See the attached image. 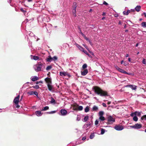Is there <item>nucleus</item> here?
Segmentation results:
<instances>
[{
	"instance_id": "obj_3",
	"label": "nucleus",
	"mask_w": 146,
	"mask_h": 146,
	"mask_svg": "<svg viewBox=\"0 0 146 146\" xmlns=\"http://www.w3.org/2000/svg\"><path fill=\"white\" fill-rule=\"evenodd\" d=\"M108 123L112 124L115 121V119L111 116L109 115L108 117Z\"/></svg>"
},
{
	"instance_id": "obj_50",
	"label": "nucleus",
	"mask_w": 146,
	"mask_h": 146,
	"mask_svg": "<svg viewBox=\"0 0 146 146\" xmlns=\"http://www.w3.org/2000/svg\"><path fill=\"white\" fill-rule=\"evenodd\" d=\"M79 33L81 34L83 37L85 36V35L83 33H82L80 29V32Z\"/></svg>"
},
{
	"instance_id": "obj_16",
	"label": "nucleus",
	"mask_w": 146,
	"mask_h": 146,
	"mask_svg": "<svg viewBox=\"0 0 146 146\" xmlns=\"http://www.w3.org/2000/svg\"><path fill=\"white\" fill-rule=\"evenodd\" d=\"M75 45H76V46L77 47H78L80 50L82 51V50H83L84 48L82 47V46L79 45L77 43H75Z\"/></svg>"
},
{
	"instance_id": "obj_5",
	"label": "nucleus",
	"mask_w": 146,
	"mask_h": 146,
	"mask_svg": "<svg viewBox=\"0 0 146 146\" xmlns=\"http://www.w3.org/2000/svg\"><path fill=\"white\" fill-rule=\"evenodd\" d=\"M142 127V125L141 124L137 123L131 126L130 127L132 128L135 129H140Z\"/></svg>"
},
{
	"instance_id": "obj_9",
	"label": "nucleus",
	"mask_w": 146,
	"mask_h": 146,
	"mask_svg": "<svg viewBox=\"0 0 146 146\" xmlns=\"http://www.w3.org/2000/svg\"><path fill=\"white\" fill-rule=\"evenodd\" d=\"M61 115L62 116H65L67 113V111L65 109H62L60 110Z\"/></svg>"
},
{
	"instance_id": "obj_31",
	"label": "nucleus",
	"mask_w": 146,
	"mask_h": 146,
	"mask_svg": "<svg viewBox=\"0 0 146 146\" xmlns=\"http://www.w3.org/2000/svg\"><path fill=\"white\" fill-rule=\"evenodd\" d=\"M28 33L29 34V36H33L35 35L31 31H29L28 32Z\"/></svg>"
},
{
	"instance_id": "obj_8",
	"label": "nucleus",
	"mask_w": 146,
	"mask_h": 146,
	"mask_svg": "<svg viewBox=\"0 0 146 146\" xmlns=\"http://www.w3.org/2000/svg\"><path fill=\"white\" fill-rule=\"evenodd\" d=\"M19 97L20 96L19 95L17 97H15L14 100L13 102L16 105H17L18 104Z\"/></svg>"
},
{
	"instance_id": "obj_54",
	"label": "nucleus",
	"mask_w": 146,
	"mask_h": 146,
	"mask_svg": "<svg viewBox=\"0 0 146 146\" xmlns=\"http://www.w3.org/2000/svg\"><path fill=\"white\" fill-rule=\"evenodd\" d=\"M84 38L88 41L90 40V39H89L85 35V36H84Z\"/></svg>"
},
{
	"instance_id": "obj_7",
	"label": "nucleus",
	"mask_w": 146,
	"mask_h": 146,
	"mask_svg": "<svg viewBox=\"0 0 146 146\" xmlns=\"http://www.w3.org/2000/svg\"><path fill=\"white\" fill-rule=\"evenodd\" d=\"M114 129L117 131H121L123 129V127L120 125H116L114 127Z\"/></svg>"
},
{
	"instance_id": "obj_35",
	"label": "nucleus",
	"mask_w": 146,
	"mask_h": 146,
	"mask_svg": "<svg viewBox=\"0 0 146 146\" xmlns=\"http://www.w3.org/2000/svg\"><path fill=\"white\" fill-rule=\"evenodd\" d=\"M52 68V66H50H50H47L46 68V70L48 71V70H50V69H51Z\"/></svg>"
},
{
	"instance_id": "obj_57",
	"label": "nucleus",
	"mask_w": 146,
	"mask_h": 146,
	"mask_svg": "<svg viewBox=\"0 0 146 146\" xmlns=\"http://www.w3.org/2000/svg\"><path fill=\"white\" fill-rule=\"evenodd\" d=\"M86 139V137H84L82 138V140L83 141L85 140Z\"/></svg>"
},
{
	"instance_id": "obj_49",
	"label": "nucleus",
	"mask_w": 146,
	"mask_h": 146,
	"mask_svg": "<svg viewBox=\"0 0 146 146\" xmlns=\"http://www.w3.org/2000/svg\"><path fill=\"white\" fill-rule=\"evenodd\" d=\"M99 123V121L98 120H96L95 121V124L96 125H98Z\"/></svg>"
},
{
	"instance_id": "obj_10",
	"label": "nucleus",
	"mask_w": 146,
	"mask_h": 146,
	"mask_svg": "<svg viewBox=\"0 0 146 146\" xmlns=\"http://www.w3.org/2000/svg\"><path fill=\"white\" fill-rule=\"evenodd\" d=\"M45 81L47 84H52L51 80L48 77H47L44 79Z\"/></svg>"
},
{
	"instance_id": "obj_44",
	"label": "nucleus",
	"mask_w": 146,
	"mask_h": 146,
	"mask_svg": "<svg viewBox=\"0 0 146 146\" xmlns=\"http://www.w3.org/2000/svg\"><path fill=\"white\" fill-rule=\"evenodd\" d=\"M130 115L131 117H134V116H135L136 115V114H135V112L133 113H132Z\"/></svg>"
},
{
	"instance_id": "obj_24",
	"label": "nucleus",
	"mask_w": 146,
	"mask_h": 146,
	"mask_svg": "<svg viewBox=\"0 0 146 146\" xmlns=\"http://www.w3.org/2000/svg\"><path fill=\"white\" fill-rule=\"evenodd\" d=\"M48 109L49 107L48 106H46L44 107L41 110L42 111H45L48 110Z\"/></svg>"
},
{
	"instance_id": "obj_14",
	"label": "nucleus",
	"mask_w": 146,
	"mask_h": 146,
	"mask_svg": "<svg viewBox=\"0 0 146 146\" xmlns=\"http://www.w3.org/2000/svg\"><path fill=\"white\" fill-rule=\"evenodd\" d=\"M88 73V70L87 69L84 70L83 71L81 72V75L83 76L86 75Z\"/></svg>"
},
{
	"instance_id": "obj_1",
	"label": "nucleus",
	"mask_w": 146,
	"mask_h": 146,
	"mask_svg": "<svg viewBox=\"0 0 146 146\" xmlns=\"http://www.w3.org/2000/svg\"><path fill=\"white\" fill-rule=\"evenodd\" d=\"M92 90L96 94L100 95L101 96L107 95L106 92L103 91L98 86H93L92 88Z\"/></svg>"
},
{
	"instance_id": "obj_42",
	"label": "nucleus",
	"mask_w": 146,
	"mask_h": 146,
	"mask_svg": "<svg viewBox=\"0 0 146 146\" xmlns=\"http://www.w3.org/2000/svg\"><path fill=\"white\" fill-rule=\"evenodd\" d=\"M87 66V65L86 64H84L82 66V68L83 69H84L86 68Z\"/></svg>"
},
{
	"instance_id": "obj_55",
	"label": "nucleus",
	"mask_w": 146,
	"mask_h": 146,
	"mask_svg": "<svg viewBox=\"0 0 146 146\" xmlns=\"http://www.w3.org/2000/svg\"><path fill=\"white\" fill-rule=\"evenodd\" d=\"M141 15L142 16L144 15L145 17L146 18V13L145 12H144Z\"/></svg>"
},
{
	"instance_id": "obj_4",
	"label": "nucleus",
	"mask_w": 146,
	"mask_h": 146,
	"mask_svg": "<svg viewBox=\"0 0 146 146\" xmlns=\"http://www.w3.org/2000/svg\"><path fill=\"white\" fill-rule=\"evenodd\" d=\"M115 68L117 70H118L119 72H121L122 73H123V74H128V75L130 74H129V73L125 71V70H123V69L120 68L117 66L116 65V66H115Z\"/></svg>"
},
{
	"instance_id": "obj_19",
	"label": "nucleus",
	"mask_w": 146,
	"mask_h": 146,
	"mask_svg": "<svg viewBox=\"0 0 146 146\" xmlns=\"http://www.w3.org/2000/svg\"><path fill=\"white\" fill-rule=\"evenodd\" d=\"M131 12V10H128L127 11H124L123 12V14L125 15H128V14Z\"/></svg>"
},
{
	"instance_id": "obj_11",
	"label": "nucleus",
	"mask_w": 146,
	"mask_h": 146,
	"mask_svg": "<svg viewBox=\"0 0 146 146\" xmlns=\"http://www.w3.org/2000/svg\"><path fill=\"white\" fill-rule=\"evenodd\" d=\"M126 87L130 88L133 90H135L136 89L137 86L134 85H127L126 86Z\"/></svg>"
},
{
	"instance_id": "obj_27",
	"label": "nucleus",
	"mask_w": 146,
	"mask_h": 146,
	"mask_svg": "<svg viewBox=\"0 0 146 146\" xmlns=\"http://www.w3.org/2000/svg\"><path fill=\"white\" fill-rule=\"evenodd\" d=\"M106 131V130L103 128H101V134L102 135H103L104 134Z\"/></svg>"
},
{
	"instance_id": "obj_12",
	"label": "nucleus",
	"mask_w": 146,
	"mask_h": 146,
	"mask_svg": "<svg viewBox=\"0 0 146 146\" xmlns=\"http://www.w3.org/2000/svg\"><path fill=\"white\" fill-rule=\"evenodd\" d=\"M47 86L48 87V90L51 92H52L53 91V86L50 84H47Z\"/></svg>"
},
{
	"instance_id": "obj_30",
	"label": "nucleus",
	"mask_w": 146,
	"mask_h": 146,
	"mask_svg": "<svg viewBox=\"0 0 146 146\" xmlns=\"http://www.w3.org/2000/svg\"><path fill=\"white\" fill-rule=\"evenodd\" d=\"M138 118L136 115L134 116L133 117V120L135 121H137L138 120Z\"/></svg>"
},
{
	"instance_id": "obj_25",
	"label": "nucleus",
	"mask_w": 146,
	"mask_h": 146,
	"mask_svg": "<svg viewBox=\"0 0 146 146\" xmlns=\"http://www.w3.org/2000/svg\"><path fill=\"white\" fill-rule=\"evenodd\" d=\"M141 25L142 27H146V22H142L141 23Z\"/></svg>"
},
{
	"instance_id": "obj_38",
	"label": "nucleus",
	"mask_w": 146,
	"mask_h": 146,
	"mask_svg": "<svg viewBox=\"0 0 146 146\" xmlns=\"http://www.w3.org/2000/svg\"><path fill=\"white\" fill-rule=\"evenodd\" d=\"M77 7V3L76 2H74L73 3V8H75L76 9V8Z\"/></svg>"
},
{
	"instance_id": "obj_23",
	"label": "nucleus",
	"mask_w": 146,
	"mask_h": 146,
	"mask_svg": "<svg viewBox=\"0 0 146 146\" xmlns=\"http://www.w3.org/2000/svg\"><path fill=\"white\" fill-rule=\"evenodd\" d=\"M72 12L73 15L75 17H76V9L75 8H73V9L72 10Z\"/></svg>"
},
{
	"instance_id": "obj_47",
	"label": "nucleus",
	"mask_w": 146,
	"mask_h": 146,
	"mask_svg": "<svg viewBox=\"0 0 146 146\" xmlns=\"http://www.w3.org/2000/svg\"><path fill=\"white\" fill-rule=\"evenodd\" d=\"M142 63L143 64H146V62H145V58H143V60L142 61Z\"/></svg>"
},
{
	"instance_id": "obj_60",
	"label": "nucleus",
	"mask_w": 146,
	"mask_h": 146,
	"mask_svg": "<svg viewBox=\"0 0 146 146\" xmlns=\"http://www.w3.org/2000/svg\"><path fill=\"white\" fill-rule=\"evenodd\" d=\"M106 15V13L104 12H103L102 14V15L103 16H104V15Z\"/></svg>"
},
{
	"instance_id": "obj_52",
	"label": "nucleus",
	"mask_w": 146,
	"mask_h": 146,
	"mask_svg": "<svg viewBox=\"0 0 146 146\" xmlns=\"http://www.w3.org/2000/svg\"><path fill=\"white\" fill-rule=\"evenodd\" d=\"M103 4L106 5H108V4L105 1H103Z\"/></svg>"
},
{
	"instance_id": "obj_29",
	"label": "nucleus",
	"mask_w": 146,
	"mask_h": 146,
	"mask_svg": "<svg viewBox=\"0 0 146 146\" xmlns=\"http://www.w3.org/2000/svg\"><path fill=\"white\" fill-rule=\"evenodd\" d=\"M88 116H85L84 118V121L86 122L88 120Z\"/></svg>"
},
{
	"instance_id": "obj_15",
	"label": "nucleus",
	"mask_w": 146,
	"mask_h": 146,
	"mask_svg": "<svg viewBox=\"0 0 146 146\" xmlns=\"http://www.w3.org/2000/svg\"><path fill=\"white\" fill-rule=\"evenodd\" d=\"M46 60L47 62H50L53 60L52 57H51L50 55L48 56V57L46 58Z\"/></svg>"
},
{
	"instance_id": "obj_43",
	"label": "nucleus",
	"mask_w": 146,
	"mask_h": 146,
	"mask_svg": "<svg viewBox=\"0 0 146 146\" xmlns=\"http://www.w3.org/2000/svg\"><path fill=\"white\" fill-rule=\"evenodd\" d=\"M27 94L30 95H32L33 94V91H29L27 92Z\"/></svg>"
},
{
	"instance_id": "obj_13",
	"label": "nucleus",
	"mask_w": 146,
	"mask_h": 146,
	"mask_svg": "<svg viewBox=\"0 0 146 146\" xmlns=\"http://www.w3.org/2000/svg\"><path fill=\"white\" fill-rule=\"evenodd\" d=\"M105 120V118L104 116H99V120H100V124H102V121H104Z\"/></svg>"
},
{
	"instance_id": "obj_6",
	"label": "nucleus",
	"mask_w": 146,
	"mask_h": 146,
	"mask_svg": "<svg viewBox=\"0 0 146 146\" xmlns=\"http://www.w3.org/2000/svg\"><path fill=\"white\" fill-rule=\"evenodd\" d=\"M60 75L62 76H67L68 78H69L71 76L67 72H60Z\"/></svg>"
},
{
	"instance_id": "obj_32",
	"label": "nucleus",
	"mask_w": 146,
	"mask_h": 146,
	"mask_svg": "<svg viewBox=\"0 0 146 146\" xmlns=\"http://www.w3.org/2000/svg\"><path fill=\"white\" fill-rule=\"evenodd\" d=\"M94 136L95 135L94 133H92L90 135V139H92L94 137Z\"/></svg>"
},
{
	"instance_id": "obj_33",
	"label": "nucleus",
	"mask_w": 146,
	"mask_h": 146,
	"mask_svg": "<svg viewBox=\"0 0 146 146\" xmlns=\"http://www.w3.org/2000/svg\"><path fill=\"white\" fill-rule=\"evenodd\" d=\"M104 113L103 111H100L99 113V116H103Z\"/></svg>"
},
{
	"instance_id": "obj_56",
	"label": "nucleus",
	"mask_w": 146,
	"mask_h": 146,
	"mask_svg": "<svg viewBox=\"0 0 146 146\" xmlns=\"http://www.w3.org/2000/svg\"><path fill=\"white\" fill-rule=\"evenodd\" d=\"M102 105L104 107H107V105H106V104L105 103H102Z\"/></svg>"
},
{
	"instance_id": "obj_20",
	"label": "nucleus",
	"mask_w": 146,
	"mask_h": 146,
	"mask_svg": "<svg viewBox=\"0 0 146 146\" xmlns=\"http://www.w3.org/2000/svg\"><path fill=\"white\" fill-rule=\"evenodd\" d=\"M35 113L36 115L38 116H41L42 115V113L41 111H36Z\"/></svg>"
},
{
	"instance_id": "obj_17",
	"label": "nucleus",
	"mask_w": 146,
	"mask_h": 146,
	"mask_svg": "<svg viewBox=\"0 0 146 146\" xmlns=\"http://www.w3.org/2000/svg\"><path fill=\"white\" fill-rule=\"evenodd\" d=\"M93 125L92 121H90L88 122V123L86 124L85 125H86V127H88L89 126H90Z\"/></svg>"
},
{
	"instance_id": "obj_58",
	"label": "nucleus",
	"mask_w": 146,
	"mask_h": 146,
	"mask_svg": "<svg viewBox=\"0 0 146 146\" xmlns=\"http://www.w3.org/2000/svg\"><path fill=\"white\" fill-rule=\"evenodd\" d=\"M114 16L115 17H118V15L117 14H115V15H114Z\"/></svg>"
},
{
	"instance_id": "obj_64",
	"label": "nucleus",
	"mask_w": 146,
	"mask_h": 146,
	"mask_svg": "<svg viewBox=\"0 0 146 146\" xmlns=\"http://www.w3.org/2000/svg\"><path fill=\"white\" fill-rule=\"evenodd\" d=\"M129 56V55L128 54H126V56H125V57H128Z\"/></svg>"
},
{
	"instance_id": "obj_48",
	"label": "nucleus",
	"mask_w": 146,
	"mask_h": 146,
	"mask_svg": "<svg viewBox=\"0 0 146 146\" xmlns=\"http://www.w3.org/2000/svg\"><path fill=\"white\" fill-rule=\"evenodd\" d=\"M21 11L23 12L24 14L26 12V11L23 10V9L22 8L21 9Z\"/></svg>"
},
{
	"instance_id": "obj_26",
	"label": "nucleus",
	"mask_w": 146,
	"mask_h": 146,
	"mask_svg": "<svg viewBox=\"0 0 146 146\" xmlns=\"http://www.w3.org/2000/svg\"><path fill=\"white\" fill-rule=\"evenodd\" d=\"M98 110V107L96 106H94L92 108V110L93 111H96Z\"/></svg>"
},
{
	"instance_id": "obj_18",
	"label": "nucleus",
	"mask_w": 146,
	"mask_h": 146,
	"mask_svg": "<svg viewBox=\"0 0 146 146\" xmlns=\"http://www.w3.org/2000/svg\"><path fill=\"white\" fill-rule=\"evenodd\" d=\"M31 56H32L33 58H31L32 59H33L34 60H38L39 59V57L37 56H32L31 55Z\"/></svg>"
},
{
	"instance_id": "obj_63",
	"label": "nucleus",
	"mask_w": 146,
	"mask_h": 146,
	"mask_svg": "<svg viewBox=\"0 0 146 146\" xmlns=\"http://www.w3.org/2000/svg\"><path fill=\"white\" fill-rule=\"evenodd\" d=\"M124 62V61L123 60H122L121 62V64H123Z\"/></svg>"
},
{
	"instance_id": "obj_2",
	"label": "nucleus",
	"mask_w": 146,
	"mask_h": 146,
	"mask_svg": "<svg viewBox=\"0 0 146 146\" xmlns=\"http://www.w3.org/2000/svg\"><path fill=\"white\" fill-rule=\"evenodd\" d=\"M45 64L40 62H38L34 66L33 68L36 72H38L42 70V69L45 68Z\"/></svg>"
},
{
	"instance_id": "obj_53",
	"label": "nucleus",
	"mask_w": 146,
	"mask_h": 146,
	"mask_svg": "<svg viewBox=\"0 0 146 146\" xmlns=\"http://www.w3.org/2000/svg\"><path fill=\"white\" fill-rule=\"evenodd\" d=\"M33 94H34L37 96H38V93L36 92H33Z\"/></svg>"
},
{
	"instance_id": "obj_61",
	"label": "nucleus",
	"mask_w": 146,
	"mask_h": 146,
	"mask_svg": "<svg viewBox=\"0 0 146 146\" xmlns=\"http://www.w3.org/2000/svg\"><path fill=\"white\" fill-rule=\"evenodd\" d=\"M111 102H108L107 104L108 105H110L111 104Z\"/></svg>"
},
{
	"instance_id": "obj_45",
	"label": "nucleus",
	"mask_w": 146,
	"mask_h": 146,
	"mask_svg": "<svg viewBox=\"0 0 146 146\" xmlns=\"http://www.w3.org/2000/svg\"><path fill=\"white\" fill-rule=\"evenodd\" d=\"M40 83L42 84L43 83V82L41 80V81H37L36 83V84H40Z\"/></svg>"
},
{
	"instance_id": "obj_46",
	"label": "nucleus",
	"mask_w": 146,
	"mask_h": 146,
	"mask_svg": "<svg viewBox=\"0 0 146 146\" xmlns=\"http://www.w3.org/2000/svg\"><path fill=\"white\" fill-rule=\"evenodd\" d=\"M33 87L34 88H35V89H38L39 88V87L38 85H36L35 86H33Z\"/></svg>"
},
{
	"instance_id": "obj_28",
	"label": "nucleus",
	"mask_w": 146,
	"mask_h": 146,
	"mask_svg": "<svg viewBox=\"0 0 146 146\" xmlns=\"http://www.w3.org/2000/svg\"><path fill=\"white\" fill-rule=\"evenodd\" d=\"M50 102L51 104H55V100L52 98L51 97V100L50 101Z\"/></svg>"
},
{
	"instance_id": "obj_51",
	"label": "nucleus",
	"mask_w": 146,
	"mask_h": 146,
	"mask_svg": "<svg viewBox=\"0 0 146 146\" xmlns=\"http://www.w3.org/2000/svg\"><path fill=\"white\" fill-rule=\"evenodd\" d=\"M143 118L145 119L146 120V115H144L141 118V119H143Z\"/></svg>"
},
{
	"instance_id": "obj_59",
	"label": "nucleus",
	"mask_w": 146,
	"mask_h": 146,
	"mask_svg": "<svg viewBox=\"0 0 146 146\" xmlns=\"http://www.w3.org/2000/svg\"><path fill=\"white\" fill-rule=\"evenodd\" d=\"M123 65L125 66H126L127 65V64L126 62H124Z\"/></svg>"
},
{
	"instance_id": "obj_62",
	"label": "nucleus",
	"mask_w": 146,
	"mask_h": 146,
	"mask_svg": "<svg viewBox=\"0 0 146 146\" xmlns=\"http://www.w3.org/2000/svg\"><path fill=\"white\" fill-rule=\"evenodd\" d=\"M128 60L129 61V62H131V58H128Z\"/></svg>"
},
{
	"instance_id": "obj_40",
	"label": "nucleus",
	"mask_w": 146,
	"mask_h": 146,
	"mask_svg": "<svg viewBox=\"0 0 146 146\" xmlns=\"http://www.w3.org/2000/svg\"><path fill=\"white\" fill-rule=\"evenodd\" d=\"M135 114H136V116L137 115L138 116H139L141 115V113L139 112L135 111Z\"/></svg>"
},
{
	"instance_id": "obj_39",
	"label": "nucleus",
	"mask_w": 146,
	"mask_h": 146,
	"mask_svg": "<svg viewBox=\"0 0 146 146\" xmlns=\"http://www.w3.org/2000/svg\"><path fill=\"white\" fill-rule=\"evenodd\" d=\"M83 109V107L82 106H80L78 107V109L79 111H81Z\"/></svg>"
},
{
	"instance_id": "obj_22",
	"label": "nucleus",
	"mask_w": 146,
	"mask_h": 146,
	"mask_svg": "<svg viewBox=\"0 0 146 146\" xmlns=\"http://www.w3.org/2000/svg\"><path fill=\"white\" fill-rule=\"evenodd\" d=\"M141 6L140 5L137 6L135 8L136 11L137 12H139L140 11Z\"/></svg>"
},
{
	"instance_id": "obj_37",
	"label": "nucleus",
	"mask_w": 146,
	"mask_h": 146,
	"mask_svg": "<svg viewBox=\"0 0 146 146\" xmlns=\"http://www.w3.org/2000/svg\"><path fill=\"white\" fill-rule=\"evenodd\" d=\"M56 112V111H53L50 112H47L46 113L47 114H52L55 113Z\"/></svg>"
},
{
	"instance_id": "obj_21",
	"label": "nucleus",
	"mask_w": 146,
	"mask_h": 146,
	"mask_svg": "<svg viewBox=\"0 0 146 146\" xmlns=\"http://www.w3.org/2000/svg\"><path fill=\"white\" fill-rule=\"evenodd\" d=\"M38 79V77L36 76H35L31 78V80L33 81H36Z\"/></svg>"
},
{
	"instance_id": "obj_36",
	"label": "nucleus",
	"mask_w": 146,
	"mask_h": 146,
	"mask_svg": "<svg viewBox=\"0 0 146 146\" xmlns=\"http://www.w3.org/2000/svg\"><path fill=\"white\" fill-rule=\"evenodd\" d=\"M82 51L84 52L86 54L88 55V56H90L89 54H88L87 51L85 50H84V49H83V50H82Z\"/></svg>"
},
{
	"instance_id": "obj_41",
	"label": "nucleus",
	"mask_w": 146,
	"mask_h": 146,
	"mask_svg": "<svg viewBox=\"0 0 146 146\" xmlns=\"http://www.w3.org/2000/svg\"><path fill=\"white\" fill-rule=\"evenodd\" d=\"M52 60L53 61H55L57 59V57L56 56H54L53 57H52Z\"/></svg>"
},
{
	"instance_id": "obj_34",
	"label": "nucleus",
	"mask_w": 146,
	"mask_h": 146,
	"mask_svg": "<svg viewBox=\"0 0 146 146\" xmlns=\"http://www.w3.org/2000/svg\"><path fill=\"white\" fill-rule=\"evenodd\" d=\"M85 112H88L89 111V108L88 106H87L85 108Z\"/></svg>"
}]
</instances>
